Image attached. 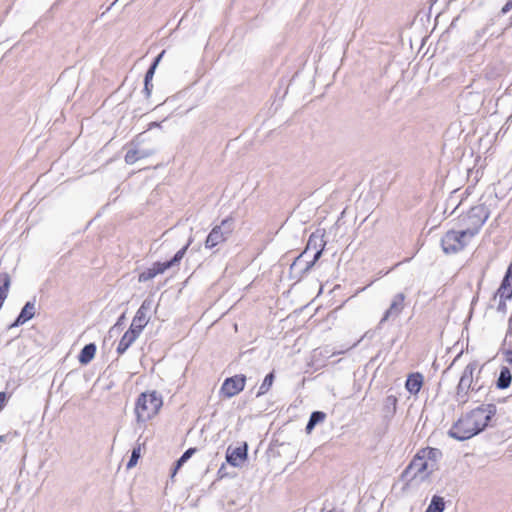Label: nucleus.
I'll return each mask as SVG.
<instances>
[{
    "label": "nucleus",
    "instance_id": "nucleus-1",
    "mask_svg": "<svg viewBox=\"0 0 512 512\" xmlns=\"http://www.w3.org/2000/svg\"><path fill=\"white\" fill-rule=\"evenodd\" d=\"M495 404H482L461 416L449 429L448 435L458 441H464L482 432L495 416Z\"/></svg>",
    "mask_w": 512,
    "mask_h": 512
},
{
    "label": "nucleus",
    "instance_id": "nucleus-2",
    "mask_svg": "<svg viewBox=\"0 0 512 512\" xmlns=\"http://www.w3.org/2000/svg\"><path fill=\"white\" fill-rule=\"evenodd\" d=\"M478 368V363L473 361L468 363L456 386L454 400L459 407H464L467 403H478L481 401L480 395L487 393V388L480 383L479 377L474 378V372Z\"/></svg>",
    "mask_w": 512,
    "mask_h": 512
},
{
    "label": "nucleus",
    "instance_id": "nucleus-3",
    "mask_svg": "<svg viewBox=\"0 0 512 512\" xmlns=\"http://www.w3.org/2000/svg\"><path fill=\"white\" fill-rule=\"evenodd\" d=\"M497 203L498 199L494 195L482 197L481 203L471 207L466 214L459 218V226L468 236L474 238L480 232Z\"/></svg>",
    "mask_w": 512,
    "mask_h": 512
},
{
    "label": "nucleus",
    "instance_id": "nucleus-4",
    "mask_svg": "<svg viewBox=\"0 0 512 512\" xmlns=\"http://www.w3.org/2000/svg\"><path fill=\"white\" fill-rule=\"evenodd\" d=\"M325 245L323 235L311 234L305 250L291 264V273H297L299 276L307 273L321 257Z\"/></svg>",
    "mask_w": 512,
    "mask_h": 512
},
{
    "label": "nucleus",
    "instance_id": "nucleus-5",
    "mask_svg": "<svg viewBox=\"0 0 512 512\" xmlns=\"http://www.w3.org/2000/svg\"><path fill=\"white\" fill-rule=\"evenodd\" d=\"M163 401L156 391L141 393L135 404L138 422H146L154 417L162 407Z\"/></svg>",
    "mask_w": 512,
    "mask_h": 512
},
{
    "label": "nucleus",
    "instance_id": "nucleus-6",
    "mask_svg": "<svg viewBox=\"0 0 512 512\" xmlns=\"http://www.w3.org/2000/svg\"><path fill=\"white\" fill-rule=\"evenodd\" d=\"M472 239L462 229L449 230L441 239V247L445 254H455L462 251Z\"/></svg>",
    "mask_w": 512,
    "mask_h": 512
},
{
    "label": "nucleus",
    "instance_id": "nucleus-7",
    "mask_svg": "<svg viewBox=\"0 0 512 512\" xmlns=\"http://www.w3.org/2000/svg\"><path fill=\"white\" fill-rule=\"evenodd\" d=\"M435 472L433 465H430L418 452L411 460L410 464L403 471L402 476L407 480L424 481Z\"/></svg>",
    "mask_w": 512,
    "mask_h": 512
},
{
    "label": "nucleus",
    "instance_id": "nucleus-8",
    "mask_svg": "<svg viewBox=\"0 0 512 512\" xmlns=\"http://www.w3.org/2000/svg\"><path fill=\"white\" fill-rule=\"evenodd\" d=\"M189 244L190 243H188L182 249H180L171 260L165 261V262H155L152 265V267L141 272L138 276V281L139 282H147V281L153 279L158 274L164 273L167 269H169L172 266H174L175 264L179 263L181 261V259L184 257Z\"/></svg>",
    "mask_w": 512,
    "mask_h": 512
},
{
    "label": "nucleus",
    "instance_id": "nucleus-9",
    "mask_svg": "<svg viewBox=\"0 0 512 512\" xmlns=\"http://www.w3.org/2000/svg\"><path fill=\"white\" fill-rule=\"evenodd\" d=\"M233 231V219L226 218L213 227L205 240V248L212 249L225 242Z\"/></svg>",
    "mask_w": 512,
    "mask_h": 512
},
{
    "label": "nucleus",
    "instance_id": "nucleus-10",
    "mask_svg": "<svg viewBox=\"0 0 512 512\" xmlns=\"http://www.w3.org/2000/svg\"><path fill=\"white\" fill-rule=\"evenodd\" d=\"M406 295L402 292L395 294L390 302L388 309L384 312L382 318L378 323V327H381L385 322L389 320H395L398 318L403 310L405 309Z\"/></svg>",
    "mask_w": 512,
    "mask_h": 512
},
{
    "label": "nucleus",
    "instance_id": "nucleus-11",
    "mask_svg": "<svg viewBox=\"0 0 512 512\" xmlns=\"http://www.w3.org/2000/svg\"><path fill=\"white\" fill-rule=\"evenodd\" d=\"M246 377L244 375H235L227 378L222 386L221 392L227 398H231L239 394L245 387Z\"/></svg>",
    "mask_w": 512,
    "mask_h": 512
},
{
    "label": "nucleus",
    "instance_id": "nucleus-12",
    "mask_svg": "<svg viewBox=\"0 0 512 512\" xmlns=\"http://www.w3.org/2000/svg\"><path fill=\"white\" fill-rule=\"evenodd\" d=\"M152 302L150 300H144L137 310L132 323L130 325V328L136 330L138 333L141 334L145 326L149 322V316L148 313L151 310Z\"/></svg>",
    "mask_w": 512,
    "mask_h": 512
},
{
    "label": "nucleus",
    "instance_id": "nucleus-13",
    "mask_svg": "<svg viewBox=\"0 0 512 512\" xmlns=\"http://www.w3.org/2000/svg\"><path fill=\"white\" fill-rule=\"evenodd\" d=\"M247 457V445L244 444L243 446L236 447L234 449H231L230 447L227 450L226 453V460L227 462L237 467L239 466Z\"/></svg>",
    "mask_w": 512,
    "mask_h": 512
},
{
    "label": "nucleus",
    "instance_id": "nucleus-14",
    "mask_svg": "<svg viewBox=\"0 0 512 512\" xmlns=\"http://www.w3.org/2000/svg\"><path fill=\"white\" fill-rule=\"evenodd\" d=\"M35 312V301H28L22 308L15 322L10 325V328L23 325L35 316Z\"/></svg>",
    "mask_w": 512,
    "mask_h": 512
},
{
    "label": "nucleus",
    "instance_id": "nucleus-15",
    "mask_svg": "<svg viewBox=\"0 0 512 512\" xmlns=\"http://www.w3.org/2000/svg\"><path fill=\"white\" fill-rule=\"evenodd\" d=\"M418 453L426 460L430 465H433V469L438 470V462L442 458V451L438 448L426 447L418 451Z\"/></svg>",
    "mask_w": 512,
    "mask_h": 512
},
{
    "label": "nucleus",
    "instance_id": "nucleus-16",
    "mask_svg": "<svg viewBox=\"0 0 512 512\" xmlns=\"http://www.w3.org/2000/svg\"><path fill=\"white\" fill-rule=\"evenodd\" d=\"M140 333L136 330L129 328L122 338L120 339L117 346V353L119 355L125 353L127 349L135 342V340L139 337Z\"/></svg>",
    "mask_w": 512,
    "mask_h": 512
},
{
    "label": "nucleus",
    "instance_id": "nucleus-17",
    "mask_svg": "<svg viewBox=\"0 0 512 512\" xmlns=\"http://www.w3.org/2000/svg\"><path fill=\"white\" fill-rule=\"evenodd\" d=\"M423 385V376L420 373H412L408 376L405 388L407 391L413 395L419 393L421 387Z\"/></svg>",
    "mask_w": 512,
    "mask_h": 512
},
{
    "label": "nucleus",
    "instance_id": "nucleus-18",
    "mask_svg": "<svg viewBox=\"0 0 512 512\" xmlns=\"http://www.w3.org/2000/svg\"><path fill=\"white\" fill-rule=\"evenodd\" d=\"M153 154L154 151L152 150L129 149L125 154V162L132 165L139 159L147 158Z\"/></svg>",
    "mask_w": 512,
    "mask_h": 512
},
{
    "label": "nucleus",
    "instance_id": "nucleus-19",
    "mask_svg": "<svg viewBox=\"0 0 512 512\" xmlns=\"http://www.w3.org/2000/svg\"><path fill=\"white\" fill-rule=\"evenodd\" d=\"M10 284L9 274L7 272H0V309L8 296Z\"/></svg>",
    "mask_w": 512,
    "mask_h": 512
},
{
    "label": "nucleus",
    "instance_id": "nucleus-20",
    "mask_svg": "<svg viewBox=\"0 0 512 512\" xmlns=\"http://www.w3.org/2000/svg\"><path fill=\"white\" fill-rule=\"evenodd\" d=\"M397 398L394 395L387 396L383 401V414L386 418H391L396 413L397 409Z\"/></svg>",
    "mask_w": 512,
    "mask_h": 512
},
{
    "label": "nucleus",
    "instance_id": "nucleus-21",
    "mask_svg": "<svg viewBox=\"0 0 512 512\" xmlns=\"http://www.w3.org/2000/svg\"><path fill=\"white\" fill-rule=\"evenodd\" d=\"M512 381V374L509 368L502 367L498 376V379L496 381V387L498 389H507Z\"/></svg>",
    "mask_w": 512,
    "mask_h": 512
},
{
    "label": "nucleus",
    "instance_id": "nucleus-22",
    "mask_svg": "<svg viewBox=\"0 0 512 512\" xmlns=\"http://www.w3.org/2000/svg\"><path fill=\"white\" fill-rule=\"evenodd\" d=\"M96 346L93 343L85 345L78 357L81 364H88L95 356Z\"/></svg>",
    "mask_w": 512,
    "mask_h": 512
},
{
    "label": "nucleus",
    "instance_id": "nucleus-23",
    "mask_svg": "<svg viewBox=\"0 0 512 512\" xmlns=\"http://www.w3.org/2000/svg\"><path fill=\"white\" fill-rule=\"evenodd\" d=\"M325 418L326 414L322 411L312 412L306 425L307 432H310L318 423L323 422Z\"/></svg>",
    "mask_w": 512,
    "mask_h": 512
},
{
    "label": "nucleus",
    "instance_id": "nucleus-24",
    "mask_svg": "<svg viewBox=\"0 0 512 512\" xmlns=\"http://www.w3.org/2000/svg\"><path fill=\"white\" fill-rule=\"evenodd\" d=\"M274 378H275V376H274L273 372L266 375V377L264 378V380H263L262 384L260 385L259 390L256 394L257 397H260L269 391V389L271 388V386L273 384Z\"/></svg>",
    "mask_w": 512,
    "mask_h": 512
},
{
    "label": "nucleus",
    "instance_id": "nucleus-25",
    "mask_svg": "<svg viewBox=\"0 0 512 512\" xmlns=\"http://www.w3.org/2000/svg\"><path fill=\"white\" fill-rule=\"evenodd\" d=\"M444 501L443 498L439 496H434L429 504L426 512H443L444 510Z\"/></svg>",
    "mask_w": 512,
    "mask_h": 512
},
{
    "label": "nucleus",
    "instance_id": "nucleus-26",
    "mask_svg": "<svg viewBox=\"0 0 512 512\" xmlns=\"http://www.w3.org/2000/svg\"><path fill=\"white\" fill-rule=\"evenodd\" d=\"M512 298V286H506L501 284L494 295V300L497 299H511Z\"/></svg>",
    "mask_w": 512,
    "mask_h": 512
},
{
    "label": "nucleus",
    "instance_id": "nucleus-27",
    "mask_svg": "<svg viewBox=\"0 0 512 512\" xmlns=\"http://www.w3.org/2000/svg\"><path fill=\"white\" fill-rule=\"evenodd\" d=\"M196 452V448H189L182 456L177 460L172 476H174L177 470Z\"/></svg>",
    "mask_w": 512,
    "mask_h": 512
},
{
    "label": "nucleus",
    "instance_id": "nucleus-28",
    "mask_svg": "<svg viewBox=\"0 0 512 512\" xmlns=\"http://www.w3.org/2000/svg\"><path fill=\"white\" fill-rule=\"evenodd\" d=\"M140 454H141V444L137 443V445L132 450L131 457L127 463V469H131L137 464V462L140 458Z\"/></svg>",
    "mask_w": 512,
    "mask_h": 512
},
{
    "label": "nucleus",
    "instance_id": "nucleus-29",
    "mask_svg": "<svg viewBox=\"0 0 512 512\" xmlns=\"http://www.w3.org/2000/svg\"><path fill=\"white\" fill-rule=\"evenodd\" d=\"M164 54V51H162L154 60L153 64L150 66V68L148 69V71L146 72V75H145V79L144 81L145 82H151L152 79H153V76H154V72H155V69H156V66L158 65L160 59L162 58Z\"/></svg>",
    "mask_w": 512,
    "mask_h": 512
},
{
    "label": "nucleus",
    "instance_id": "nucleus-30",
    "mask_svg": "<svg viewBox=\"0 0 512 512\" xmlns=\"http://www.w3.org/2000/svg\"><path fill=\"white\" fill-rule=\"evenodd\" d=\"M508 299H497L496 301H498L497 303V306H496V309L498 312L502 313V314H505L506 311H507V305H506V301Z\"/></svg>",
    "mask_w": 512,
    "mask_h": 512
},
{
    "label": "nucleus",
    "instance_id": "nucleus-31",
    "mask_svg": "<svg viewBox=\"0 0 512 512\" xmlns=\"http://www.w3.org/2000/svg\"><path fill=\"white\" fill-rule=\"evenodd\" d=\"M153 85L151 82H145L144 81V89L143 92L146 95V98H149L152 92Z\"/></svg>",
    "mask_w": 512,
    "mask_h": 512
},
{
    "label": "nucleus",
    "instance_id": "nucleus-32",
    "mask_svg": "<svg viewBox=\"0 0 512 512\" xmlns=\"http://www.w3.org/2000/svg\"><path fill=\"white\" fill-rule=\"evenodd\" d=\"M510 10H512V0H508L506 4L502 7L500 13L502 15L507 14Z\"/></svg>",
    "mask_w": 512,
    "mask_h": 512
},
{
    "label": "nucleus",
    "instance_id": "nucleus-33",
    "mask_svg": "<svg viewBox=\"0 0 512 512\" xmlns=\"http://www.w3.org/2000/svg\"><path fill=\"white\" fill-rule=\"evenodd\" d=\"M124 317H125V316H124V314H123V315L118 319V321L116 322V324H115L113 327H111V329H110V333H111V332H113V331H114L118 326H120V325H121L122 320L124 319Z\"/></svg>",
    "mask_w": 512,
    "mask_h": 512
},
{
    "label": "nucleus",
    "instance_id": "nucleus-34",
    "mask_svg": "<svg viewBox=\"0 0 512 512\" xmlns=\"http://www.w3.org/2000/svg\"><path fill=\"white\" fill-rule=\"evenodd\" d=\"M505 355H506V361H507V363H509L510 365H512V349H511V350L506 351Z\"/></svg>",
    "mask_w": 512,
    "mask_h": 512
},
{
    "label": "nucleus",
    "instance_id": "nucleus-35",
    "mask_svg": "<svg viewBox=\"0 0 512 512\" xmlns=\"http://www.w3.org/2000/svg\"><path fill=\"white\" fill-rule=\"evenodd\" d=\"M5 398H6V394L4 392H0V410L4 406Z\"/></svg>",
    "mask_w": 512,
    "mask_h": 512
},
{
    "label": "nucleus",
    "instance_id": "nucleus-36",
    "mask_svg": "<svg viewBox=\"0 0 512 512\" xmlns=\"http://www.w3.org/2000/svg\"><path fill=\"white\" fill-rule=\"evenodd\" d=\"M160 126V123L158 122H151L148 126V129H152V128H155V127H159Z\"/></svg>",
    "mask_w": 512,
    "mask_h": 512
},
{
    "label": "nucleus",
    "instance_id": "nucleus-37",
    "mask_svg": "<svg viewBox=\"0 0 512 512\" xmlns=\"http://www.w3.org/2000/svg\"><path fill=\"white\" fill-rule=\"evenodd\" d=\"M360 341H361V340H358V341H357V342H355L353 345H351V346L347 347V348H346V350H350V349H352V348L356 347Z\"/></svg>",
    "mask_w": 512,
    "mask_h": 512
},
{
    "label": "nucleus",
    "instance_id": "nucleus-38",
    "mask_svg": "<svg viewBox=\"0 0 512 512\" xmlns=\"http://www.w3.org/2000/svg\"><path fill=\"white\" fill-rule=\"evenodd\" d=\"M7 435H0V442H5Z\"/></svg>",
    "mask_w": 512,
    "mask_h": 512
},
{
    "label": "nucleus",
    "instance_id": "nucleus-39",
    "mask_svg": "<svg viewBox=\"0 0 512 512\" xmlns=\"http://www.w3.org/2000/svg\"><path fill=\"white\" fill-rule=\"evenodd\" d=\"M344 351H338V352H334V354H341L343 353Z\"/></svg>",
    "mask_w": 512,
    "mask_h": 512
},
{
    "label": "nucleus",
    "instance_id": "nucleus-40",
    "mask_svg": "<svg viewBox=\"0 0 512 512\" xmlns=\"http://www.w3.org/2000/svg\"><path fill=\"white\" fill-rule=\"evenodd\" d=\"M510 398H512V395L510 396Z\"/></svg>",
    "mask_w": 512,
    "mask_h": 512
}]
</instances>
